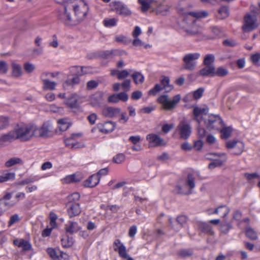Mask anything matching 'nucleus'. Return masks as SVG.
Segmentation results:
<instances>
[{
  "label": "nucleus",
  "instance_id": "f257e3e1",
  "mask_svg": "<svg viewBox=\"0 0 260 260\" xmlns=\"http://www.w3.org/2000/svg\"><path fill=\"white\" fill-rule=\"evenodd\" d=\"M56 3L63 5L58 12V18L66 24L72 21V17L68 10L73 9L77 21H80L86 15L88 7L84 0H54Z\"/></svg>",
  "mask_w": 260,
  "mask_h": 260
},
{
  "label": "nucleus",
  "instance_id": "f03ea898",
  "mask_svg": "<svg viewBox=\"0 0 260 260\" xmlns=\"http://www.w3.org/2000/svg\"><path fill=\"white\" fill-rule=\"evenodd\" d=\"M209 13L206 11L192 12L187 14L181 24V28L189 36L203 33V28L199 18H206Z\"/></svg>",
  "mask_w": 260,
  "mask_h": 260
},
{
  "label": "nucleus",
  "instance_id": "7ed1b4c3",
  "mask_svg": "<svg viewBox=\"0 0 260 260\" xmlns=\"http://www.w3.org/2000/svg\"><path fill=\"white\" fill-rule=\"evenodd\" d=\"M258 9L251 6L250 11L245 14L243 18L242 29L244 32H250L256 28L259 23L257 20Z\"/></svg>",
  "mask_w": 260,
  "mask_h": 260
},
{
  "label": "nucleus",
  "instance_id": "20e7f679",
  "mask_svg": "<svg viewBox=\"0 0 260 260\" xmlns=\"http://www.w3.org/2000/svg\"><path fill=\"white\" fill-rule=\"evenodd\" d=\"M181 98L179 94L174 95L172 99H170L167 94H161L158 98L157 101L161 105L163 109L171 111L177 107Z\"/></svg>",
  "mask_w": 260,
  "mask_h": 260
},
{
  "label": "nucleus",
  "instance_id": "39448f33",
  "mask_svg": "<svg viewBox=\"0 0 260 260\" xmlns=\"http://www.w3.org/2000/svg\"><path fill=\"white\" fill-rule=\"evenodd\" d=\"M195 187L194 178L189 174L185 181L180 182L175 188V192L178 194H188L192 193L191 189Z\"/></svg>",
  "mask_w": 260,
  "mask_h": 260
},
{
  "label": "nucleus",
  "instance_id": "423d86ee",
  "mask_svg": "<svg viewBox=\"0 0 260 260\" xmlns=\"http://www.w3.org/2000/svg\"><path fill=\"white\" fill-rule=\"evenodd\" d=\"M14 131L17 139L21 141H27L32 138V124H20Z\"/></svg>",
  "mask_w": 260,
  "mask_h": 260
},
{
  "label": "nucleus",
  "instance_id": "0eeeda50",
  "mask_svg": "<svg viewBox=\"0 0 260 260\" xmlns=\"http://www.w3.org/2000/svg\"><path fill=\"white\" fill-rule=\"evenodd\" d=\"M206 158L213 160L209 164L208 167L210 169L221 166L226 160V156L224 153H211L206 155Z\"/></svg>",
  "mask_w": 260,
  "mask_h": 260
},
{
  "label": "nucleus",
  "instance_id": "6e6552de",
  "mask_svg": "<svg viewBox=\"0 0 260 260\" xmlns=\"http://www.w3.org/2000/svg\"><path fill=\"white\" fill-rule=\"evenodd\" d=\"M206 127L209 130L218 131L223 126V121L218 115H210L205 121Z\"/></svg>",
  "mask_w": 260,
  "mask_h": 260
},
{
  "label": "nucleus",
  "instance_id": "1a4fd4ad",
  "mask_svg": "<svg viewBox=\"0 0 260 260\" xmlns=\"http://www.w3.org/2000/svg\"><path fill=\"white\" fill-rule=\"evenodd\" d=\"M200 57V54L197 52L188 53L185 55L183 58L184 63V68L187 70H193L197 64V60Z\"/></svg>",
  "mask_w": 260,
  "mask_h": 260
},
{
  "label": "nucleus",
  "instance_id": "9d476101",
  "mask_svg": "<svg viewBox=\"0 0 260 260\" xmlns=\"http://www.w3.org/2000/svg\"><path fill=\"white\" fill-rule=\"evenodd\" d=\"M175 133L179 136L180 138L186 140L191 133V127L190 124L185 121L182 120L176 127Z\"/></svg>",
  "mask_w": 260,
  "mask_h": 260
},
{
  "label": "nucleus",
  "instance_id": "9b49d317",
  "mask_svg": "<svg viewBox=\"0 0 260 260\" xmlns=\"http://www.w3.org/2000/svg\"><path fill=\"white\" fill-rule=\"evenodd\" d=\"M110 6L116 14L123 16L131 15L132 12L128 7L122 2L120 1H113L110 4Z\"/></svg>",
  "mask_w": 260,
  "mask_h": 260
},
{
  "label": "nucleus",
  "instance_id": "f8f14e48",
  "mask_svg": "<svg viewBox=\"0 0 260 260\" xmlns=\"http://www.w3.org/2000/svg\"><path fill=\"white\" fill-rule=\"evenodd\" d=\"M85 102V97L76 93L72 94L68 98L65 104L72 110L79 109L80 105Z\"/></svg>",
  "mask_w": 260,
  "mask_h": 260
},
{
  "label": "nucleus",
  "instance_id": "ddd939ff",
  "mask_svg": "<svg viewBox=\"0 0 260 260\" xmlns=\"http://www.w3.org/2000/svg\"><path fill=\"white\" fill-rule=\"evenodd\" d=\"M171 6L165 1H157L152 11L157 15L167 16L170 12Z\"/></svg>",
  "mask_w": 260,
  "mask_h": 260
},
{
  "label": "nucleus",
  "instance_id": "4468645a",
  "mask_svg": "<svg viewBox=\"0 0 260 260\" xmlns=\"http://www.w3.org/2000/svg\"><path fill=\"white\" fill-rule=\"evenodd\" d=\"M49 128L47 125L43 124L42 126H38L32 124V138L44 137L48 135Z\"/></svg>",
  "mask_w": 260,
  "mask_h": 260
},
{
  "label": "nucleus",
  "instance_id": "2eb2a0df",
  "mask_svg": "<svg viewBox=\"0 0 260 260\" xmlns=\"http://www.w3.org/2000/svg\"><path fill=\"white\" fill-rule=\"evenodd\" d=\"M146 139L150 144L154 147L165 145L166 144L164 140L155 134L147 135Z\"/></svg>",
  "mask_w": 260,
  "mask_h": 260
},
{
  "label": "nucleus",
  "instance_id": "dca6fc26",
  "mask_svg": "<svg viewBox=\"0 0 260 260\" xmlns=\"http://www.w3.org/2000/svg\"><path fill=\"white\" fill-rule=\"evenodd\" d=\"M226 147L228 149H234L236 147H238V150L233 151V153L236 155L240 154L244 149L243 143L238 140H230L226 143Z\"/></svg>",
  "mask_w": 260,
  "mask_h": 260
},
{
  "label": "nucleus",
  "instance_id": "f3484780",
  "mask_svg": "<svg viewBox=\"0 0 260 260\" xmlns=\"http://www.w3.org/2000/svg\"><path fill=\"white\" fill-rule=\"evenodd\" d=\"M209 111L207 106H204L203 107H196L193 109V115L195 119L200 123L203 119V116L206 115Z\"/></svg>",
  "mask_w": 260,
  "mask_h": 260
},
{
  "label": "nucleus",
  "instance_id": "a211bd4d",
  "mask_svg": "<svg viewBox=\"0 0 260 260\" xmlns=\"http://www.w3.org/2000/svg\"><path fill=\"white\" fill-rule=\"evenodd\" d=\"M114 249L118 252L121 258H124L128 255L126 251V247L121 243L120 240L116 239L114 242Z\"/></svg>",
  "mask_w": 260,
  "mask_h": 260
},
{
  "label": "nucleus",
  "instance_id": "6ab92c4d",
  "mask_svg": "<svg viewBox=\"0 0 260 260\" xmlns=\"http://www.w3.org/2000/svg\"><path fill=\"white\" fill-rule=\"evenodd\" d=\"M187 217L185 216H178L175 221H173L172 219H169V222L171 226L176 231H178L186 223Z\"/></svg>",
  "mask_w": 260,
  "mask_h": 260
},
{
  "label": "nucleus",
  "instance_id": "aec40b11",
  "mask_svg": "<svg viewBox=\"0 0 260 260\" xmlns=\"http://www.w3.org/2000/svg\"><path fill=\"white\" fill-rule=\"evenodd\" d=\"M115 125V122L109 121L98 124V128L103 133H108L114 129Z\"/></svg>",
  "mask_w": 260,
  "mask_h": 260
},
{
  "label": "nucleus",
  "instance_id": "412c9836",
  "mask_svg": "<svg viewBox=\"0 0 260 260\" xmlns=\"http://www.w3.org/2000/svg\"><path fill=\"white\" fill-rule=\"evenodd\" d=\"M120 112V109L118 108L107 107L103 109L102 114L105 117L112 118L117 116Z\"/></svg>",
  "mask_w": 260,
  "mask_h": 260
},
{
  "label": "nucleus",
  "instance_id": "4be33fe9",
  "mask_svg": "<svg viewBox=\"0 0 260 260\" xmlns=\"http://www.w3.org/2000/svg\"><path fill=\"white\" fill-rule=\"evenodd\" d=\"M81 208L79 203H71L68 205V213L70 217L79 215L81 213Z\"/></svg>",
  "mask_w": 260,
  "mask_h": 260
},
{
  "label": "nucleus",
  "instance_id": "5701e85b",
  "mask_svg": "<svg viewBox=\"0 0 260 260\" xmlns=\"http://www.w3.org/2000/svg\"><path fill=\"white\" fill-rule=\"evenodd\" d=\"M100 180V177L98 175H92L83 183L85 187H93L97 185Z\"/></svg>",
  "mask_w": 260,
  "mask_h": 260
},
{
  "label": "nucleus",
  "instance_id": "b1692460",
  "mask_svg": "<svg viewBox=\"0 0 260 260\" xmlns=\"http://www.w3.org/2000/svg\"><path fill=\"white\" fill-rule=\"evenodd\" d=\"M72 74L77 76H82L90 72V68L88 67L74 66L70 68Z\"/></svg>",
  "mask_w": 260,
  "mask_h": 260
},
{
  "label": "nucleus",
  "instance_id": "393cba45",
  "mask_svg": "<svg viewBox=\"0 0 260 260\" xmlns=\"http://www.w3.org/2000/svg\"><path fill=\"white\" fill-rule=\"evenodd\" d=\"M103 93L96 92L90 98V104L93 107H99L103 102Z\"/></svg>",
  "mask_w": 260,
  "mask_h": 260
},
{
  "label": "nucleus",
  "instance_id": "a878e982",
  "mask_svg": "<svg viewBox=\"0 0 260 260\" xmlns=\"http://www.w3.org/2000/svg\"><path fill=\"white\" fill-rule=\"evenodd\" d=\"M13 244L21 248L24 251L29 250L31 248V245L28 241L23 239H17L13 241Z\"/></svg>",
  "mask_w": 260,
  "mask_h": 260
},
{
  "label": "nucleus",
  "instance_id": "bb28decb",
  "mask_svg": "<svg viewBox=\"0 0 260 260\" xmlns=\"http://www.w3.org/2000/svg\"><path fill=\"white\" fill-rule=\"evenodd\" d=\"M222 36L221 29L217 26H212L210 29L208 34L206 35L207 38L209 39H215L220 37Z\"/></svg>",
  "mask_w": 260,
  "mask_h": 260
},
{
  "label": "nucleus",
  "instance_id": "cd10ccee",
  "mask_svg": "<svg viewBox=\"0 0 260 260\" xmlns=\"http://www.w3.org/2000/svg\"><path fill=\"white\" fill-rule=\"evenodd\" d=\"M16 139H18L14 130L10 131V132L4 134L0 137V140L3 145L4 143L7 142H11Z\"/></svg>",
  "mask_w": 260,
  "mask_h": 260
},
{
  "label": "nucleus",
  "instance_id": "c85d7f7f",
  "mask_svg": "<svg viewBox=\"0 0 260 260\" xmlns=\"http://www.w3.org/2000/svg\"><path fill=\"white\" fill-rule=\"evenodd\" d=\"M156 0H138L141 5L142 11L145 12L151 7H154Z\"/></svg>",
  "mask_w": 260,
  "mask_h": 260
},
{
  "label": "nucleus",
  "instance_id": "c756f323",
  "mask_svg": "<svg viewBox=\"0 0 260 260\" xmlns=\"http://www.w3.org/2000/svg\"><path fill=\"white\" fill-rule=\"evenodd\" d=\"M58 128L61 132L67 130L71 125V123L68 118L59 119L57 121Z\"/></svg>",
  "mask_w": 260,
  "mask_h": 260
},
{
  "label": "nucleus",
  "instance_id": "7c9ffc66",
  "mask_svg": "<svg viewBox=\"0 0 260 260\" xmlns=\"http://www.w3.org/2000/svg\"><path fill=\"white\" fill-rule=\"evenodd\" d=\"M215 68L214 66H206L200 71V75L202 76H214Z\"/></svg>",
  "mask_w": 260,
  "mask_h": 260
},
{
  "label": "nucleus",
  "instance_id": "2f4dec72",
  "mask_svg": "<svg viewBox=\"0 0 260 260\" xmlns=\"http://www.w3.org/2000/svg\"><path fill=\"white\" fill-rule=\"evenodd\" d=\"M160 83L166 92H170L174 89V86L170 84V80L168 77L163 76Z\"/></svg>",
  "mask_w": 260,
  "mask_h": 260
},
{
  "label": "nucleus",
  "instance_id": "473e14b6",
  "mask_svg": "<svg viewBox=\"0 0 260 260\" xmlns=\"http://www.w3.org/2000/svg\"><path fill=\"white\" fill-rule=\"evenodd\" d=\"M230 211V208L225 205L220 206L214 210V212L216 214H218L222 217H225L229 213Z\"/></svg>",
  "mask_w": 260,
  "mask_h": 260
},
{
  "label": "nucleus",
  "instance_id": "72a5a7b5",
  "mask_svg": "<svg viewBox=\"0 0 260 260\" xmlns=\"http://www.w3.org/2000/svg\"><path fill=\"white\" fill-rule=\"evenodd\" d=\"M80 229L78 224L76 222L70 221L66 225V230L67 232L71 234L77 232Z\"/></svg>",
  "mask_w": 260,
  "mask_h": 260
},
{
  "label": "nucleus",
  "instance_id": "f704fd0d",
  "mask_svg": "<svg viewBox=\"0 0 260 260\" xmlns=\"http://www.w3.org/2000/svg\"><path fill=\"white\" fill-rule=\"evenodd\" d=\"M133 45L135 47H138L140 49H148L151 47V45L146 44L141 41L139 38L135 39L132 42Z\"/></svg>",
  "mask_w": 260,
  "mask_h": 260
},
{
  "label": "nucleus",
  "instance_id": "c9c22d12",
  "mask_svg": "<svg viewBox=\"0 0 260 260\" xmlns=\"http://www.w3.org/2000/svg\"><path fill=\"white\" fill-rule=\"evenodd\" d=\"M229 15V10L227 7L222 6L218 10V17L221 19L227 18Z\"/></svg>",
  "mask_w": 260,
  "mask_h": 260
},
{
  "label": "nucleus",
  "instance_id": "e433bc0d",
  "mask_svg": "<svg viewBox=\"0 0 260 260\" xmlns=\"http://www.w3.org/2000/svg\"><path fill=\"white\" fill-rule=\"evenodd\" d=\"M228 74V70L223 67H219L216 69H215L214 76H217L220 77H223L227 76Z\"/></svg>",
  "mask_w": 260,
  "mask_h": 260
},
{
  "label": "nucleus",
  "instance_id": "4c0bfd02",
  "mask_svg": "<svg viewBox=\"0 0 260 260\" xmlns=\"http://www.w3.org/2000/svg\"><path fill=\"white\" fill-rule=\"evenodd\" d=\"M15 177V173L12 172H7L0 175V183H3L9 180L14 179Z\"/></svg>",
  "mask_w": 260,
  "mask_h": 260
},
{
  "label": "nucleus",
  "instance_id": "58836bf2",
  "mask_svg": "<svg viewBox=\"0 0 260 260\" xmlns=\"http://www.w3.org/2000/svg\"><path fill=\"white\" fill-rule=\"evenodd\" d=\"M12 74L15 77H19L22 75V69L21 66L15 62H13Z\"/></svg>",
  "mask_w": 260,
  "mask_h": 260
},
{
  "label": "nucleus",
  "instance_id": "ea45409f",
  "mask_svg": "<svg viewBox=\"0 0 260 260\" xmlns=\"http://www.w3.org/2000/svg\"><path fill=\"white\" fill-rule=\"evenodd\" d=\"M43 82V88L44 89H48L53 90L55 89L56 85V83L55 82L51 81L48 79H44Z\"/></svg>",
  "mask_w": 260,
  "mask_h": 260
},
{
  "label": "nucleus",
  "instance_id": "a19ab883",
  "mask_svg": "<svg viewBox=\"0 0 260 260\" xmlns=\"http://www.w3.org/2000/svg\"><path fill=\"white\" fill-rule=\"evenodd\" d=\"M47 251L52 259L57 260V258H58V255L60 252L59 249L48 248Z\"/></svg>",
  "mask_w": 260,
  "mask_h": 260
},
{
  "label": "nucleus",
  "instance_id": "79ce46f5",
  "mask_svg": "<svg viewBox=\"0 0 260 260\" xmlns=\"http://www.w3.org/2000/svg\"><path fill=\"white\" fill-rule=\"evenodd\" d=\"M22 160L19 157H12L5 162L6 167H11L17 164H21Z\"/></svg>",
  "mask_w": 260,
  "mask_h": 260
},
{
  "label": "nucleus",
  "instance_id": "37998d69",
  "mask_svg": "<svg viewBox=\"0 0 260 260\" xmlns=\"http://www.w3.org/2000/svg\"><path fill=\"white\" fill-rule=\"evenodd\" d=\"M221 137L223 139H227L230 137L232 132V128L230 126L224 127L220 128Z\"/></svg>",
  "mask_w": 260,
  "mask_h": 260
},
{
  "label": "nucleus",
  "instance_id": "c03bdc74",
  "mask_svg": "<svg viewBox=\"0 0 260 260\" xmlns=\"http://www.w3.org/2000/svg\"><path fill=\"white\" fill-rule=\"evenodd\" d=\"M134 82L136 84H138L142 83L144 80V77L143 75L139 72H135L132 75Z\"/></svg>",
  "mask_w": 260,
  "mask_h": 260
},
{
  "label": "nucleus",
  "instance_id": "a18cd8bd",
  "mask_svg": "<svg viewBox=\"0 0 260 260\" xmlns=\"http://www.w3.org/2000/svg\"><path fill=\"white\" fill-rule=\"evenodd\" d=\"M246 236L252 240H255L257 239V235L254 230L251 228H247L246 230Z\"/></svg>",
  "mask_w": 260,
  "mask_h": 260
},
{
  "label": "nucleus",
  "instance_id": "49530a36",
  "mask_svg": "<svg viewBox=\"0 0 260 260\" xmlns=\"http://www.w3.org/2000/svg\"><path fill=\"white\" fill-rule=\"evenodd\" d=\"M199 227L203 232L210 234H212L213 233L211 226L205 222L201 223Z\"/></svg>",
  "mask_w": 260,
  "mask_h": 260
},
{
  "label": "nucleus",
  "instance_id": "de8ad7c7",
  "mask_svg": "<svg viewBox=\"0 0 260 260\" xmlns=\"http://www.w3.org/2000/svg\"><path fill=\"white\" fill-rule=\"evenodd\" d=\"M118 20L113 18L110 19H106L104 20V24L106 27H111L116 25Z\"/></svg>",
  "mask_w": 260,
  "mask_h": 260
},
{
  "label": "nucleus",
  "instance_id": "09e8293b",
  "mask_svg": "<svg viewBox=\"0 0 260 260\" xmlns=\"http://www.w3.org/2000/svg\"><path fill=\"white\" fill-rule=\"evenodd\" d=\"M9 125V120L6 117H0V131L3 130Z\"/></svg>",
  "mask_w": 260,
  "mask_h": 260
},
{
  "label": "nucleus",
  "instance_id": "8fccbe9b",
  "mask_svg": "<svg viewBox=\"0 0 260 260\" xmlns=\"http://www.w3.org/2000/svg\"><path fill=\"white\" fill-rule=\"evenodd\" d=\"M214 60L215 57L213 54H208L204 58V64L205 66H212L211 63L214 61Z\"/></svg>",
  "mask_w": 260,
  "mask_h": 260
},
{
  "label": "nucleus",
  "instance_id": "3c124183",
  "mask_svg": "<svg viewBox=\"0 0 260 260\" xmlns=\"http://www.w3.org/2000/svg\"><path fill=\"white\" fill-rule=\"evenodd\" d=\"M20 219L19 215L17 214H14L10 216V220L8 222V226L11 227L14 224L18 222Z\"/></svg>",
  "mask_w": 260,
  "mask_h": 260
},
{
  "label": "nucleus",
  "instance_id": "603ef678",
  "mask_svg": "<svg viewBox=\"0 0 260 260\" xmlns=\"http://www.w3.org/2000/svg\"><path fill=\"white\" fill-rule=\"evenodd\" d=\"M25 71L27 73H32L36 69L35 66L29 62H25L23 66Z\"/></svg>",
  "mask_w": 260,
  "mask_h": 260
},
{
  "label": "nucleus",
  "instance_id": "864d4df0",
  "mask_svg": "<svg viewBox=\"0 0 260 260\" xmlns=\"http://www.w3.org/2000/svg\"><path fill=\"white\" fill-rule=\"evenodd\" d=\"M204 91V89L203 88H199L197 90H195L192 94H190L189 95H193V97L194 99L198 100L200 99L203 95V92Z\"/></svg>",
  "mask_w": 260,
  "mask_h": 260
},
{
  "label": "nucleus",
  "instance_id": "5fc2aeb1",
  "mask_svg": "<svg viewBox=\"0 0 260 260\" xmlns=\"http://www.w3.org/2000/svg\"><path fill=\"white\" fill-rule=\"evenodd\" d=\"M129 119V116L125 112L120 113V117L118 119V122L121 124L126 123Z\"/></svg>",
  "mask_w": 260,
  "mask_h": 260
},
{
  "label": "nucleus",
  "instance_id": "6e6d98bb",
  "mask_svg": "<svg viewBox=\"0 0 260 260\" xmlns=\"http://www.w3.org/2000/svg\"><path fill=\"white\" fill-rule=\"evenodd\" d=\"M61 243L63 247H68L72 245L73 241L69 237H65L61 239Z\"/></svg>",
  "mask_w": 260,
  "mask_h": 260
},
{
  "label": "nucleus",
  "instance_id": "4d7b16f0",
  "mask_svg": "<svg viewBox=\"0 0 260 260\" xmlns=\"http://www.w3.org/2000/svg\"><path fill=\"white\" fill-rule=\"evenodd\" d=\"M113 161L116 164H121L123 162L125 159V155L122 153H119L113 157Z\"/></svg>",
  "mask_w": 260,
  "mask_h": 260
},
{
  "label": "nucleus",
  "instance_id": "13d9d810",
  "mask_svg": "<svg viewBox=\"0 0 260 260\" xmlns=\"http://www.w3.org/2000/svg\"><path fill=\"white\" fill-rule=\"evenodd\" d=\"M40 178H41L40 177H34V178H26V179H24V180H22L21 181H20L19 183V184L22 185H25V184H27L34 182L35 181H38Z\"/></svg>",
  "mask_w": 260,
  "mask_h": 260
},
{
  "label": "nucleus",
  "instance_id": "bf43d9fd",
  "mask_svg": "<svg viewBox=\"0 0 260 260\" xmlns=\"http://www.w3.org/2000/svg\"><path fill=\"white\" fill-rule=\"evenodd\" d=\"M79 76L76 75L75 77H73L72 79H68L65 82L66 84L69 85L77 84L80 82Z\"/></svg>",
  "mask_w": 260,
  "mask_h": 260
},
{
  "label": "nucleus",
  "instance_id": "052dcab7",
  "mask_svg": "<svg viewBox=\"0 0 260 260\" xmlns=\"http://www.w3.org/2000/svg\"><path fill=\"white\" fill-rule=\"evenodd\" d=\"M132 72V70H129V71H128L126 70L120 71V72L118 74V79L119 80H121V79L125 78L126 77H127V76H129V73H131Z\"/></svg>",
  "mask_w": 260,
  "mask_h": 260
},
{
  "label": "nucleus",
  "instance_id": "680f3d73",
  "mask_svg": "<svg viewBox=\"0 0 260 260\" xmlns=\"http://www.w3.org/2000/svg\"><path fill=\"white\" fill-rule=\"evenodd\" d=\"M162 89V86L158 84H157L155 85L153 88L149 90V94L155 95L156 93L160 91Z\"/></svg>",
  "mask_w": 260,
  "mask_h": 260
},
{
  "label": "nucleus",
  "instance_id": "e2e57ef3",
  "mask_svg": "<svg viewBox=\"0 0 260 260\" xmlns=\"http://www.w3.org/2000/svg\"><path fill=\"white\" fill-rule=\"evenodd\" d=\"M174 127V124L173 123L165 124L163 125V126L162 127V132L164 134H167Z\"/></svg>",
  "mask_w": 260,
  "mask_h": 260
},
{
  "label": "nucleus",
  "instance_id": "0e129e2a",
  "mask_svg": "<svg viewBox=\"0 0 260 260\" xmlns=\"http://www.w3.org/2000/svg\"><path fill=\"white\" fill-rule=\"evenodd\" d=\"M142 34V30L141 28L136 26L135 27L134 30L132 32V36L135 39L138 38V36Z\"/></svg>",
  "mask_w": 260,
  "mask_h": 260
},
{
  "label": "nucleus",
  "instance_id": "69168bd1",
  "mask_svg": "<svg viewBox=\"0 0 260 260\" xmlns=\"http://www.w3.org/2000/svg\"><path fill=\"white\" fill-rule=\"evenodd\" d=\"M8 70V66L6 62L0 61V73H6Z\"/></svg>",
  "mask_w": 260,
  "mask_h": 260
},
{
  "label": "nucleus",
  "instance_id": "338daca9",
  "mask_svg": "<svg viewBox=\"0 0 260 260\" xmlns=\"http://www.w3.org/2000/svg\"><path fill=\"white\" fill-rule=\"evenodd\" d=\"M131 80H125L121 84V86L124 90L128 91L130 88Z\"/></svg>",
  "mask_w": 260,
  "mask_h": 260
},
{
  "label": "nucleus",
  "instance_id": "774afa93",
  "mask_svg": "<svg viewBox=\"0 0 260 260\" xmlns=\"http://www.w3.org/2000/svg\"><path fill=\"white\" fill-rule=\"evenodd\" d=\"M57 260H70L69 255L61 251H60L58 258H57Z\"/></svg>",
  "mask_w": 260,
  "mask_h": 260
}]
</instances>
